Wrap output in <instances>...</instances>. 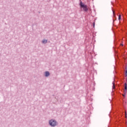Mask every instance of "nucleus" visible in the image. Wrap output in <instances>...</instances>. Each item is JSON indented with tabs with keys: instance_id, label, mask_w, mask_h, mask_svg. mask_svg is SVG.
<instances>
[{
	"instance_id": "obj_1",
	"label": "nucleus",
	"mask_w": 127,
	"mask_h": 127,
	"mask_svg": "<svg viewBox=\"0 0 127 127\" xmlns=\"http://www.w3.org/2000/svg\"><path fill=\"white\" fill-rule=\"evenodd\" d=\"M80 5L81 7L83 8V10H84V11H87L88 10V7H87V5L84 4V3H83V2H80Z\"/></svg>"
},
{
	"instance_id": "obj_2",
	"label": "nucleus",
	"mask_w": 127,
	"mask_h": 127,
	"mask_svg": "<svg viewBox=\"0 0 127 127\" xmlns=\"http://www.w3.org/2000/svg\"><path fill=\"white\" fill-rule=\"evenodd\" d=\"M49 124L52 127H55L57 125L56 121L53 120L50 121Z\"/></svg>"
},
{
	"instance_id": "obj_3",
	"label": "nucleus",
	"mask_w": 127,
	"mask_h": 127,
	"mask_svg": "<svg viewBox=\"0 0 127 127\" xmlns=\"http://www.w3.org/2000/svg\"><path fill=\"white\" fill-rule=\"evenodd\" d=\"M49 75H50V73H49V72L46 71L45 72V76H46V77H48V76H49Z\"/></svg>"
},
{
	"instance_id": "obj_4",
	"label": "nucleus",
	"mask_w": 127,
	"mask_h": 127,
	"mask_svg": "<svg viewBox=\"0 0 127 127\" xmlns=\"http://www.w3.org/2000/svg\"><path fill=\"white\" fill-rule=\"evenodd\" d=\"M42 42L43 43H47V40H43Z\"/></svg>"
},
{
	"instance_id": "obj_5",
	"label": "nucleus",
	"mask_w": 127,
	"mask_h": 127,
	"mask_svg": "<svg viewBox=\"0 0 127 127\" xmlns=\"http://www.w3.org/2000/svg\"><path fill=\"white\" fill-rule=\"evenodd\" d=\"M125 90H127V83L125 84Z\"/></svg>"
},
{
	"instance_id": "obj_6",
	"label": "nucleus",
	"mask_w": 127,
	"mask_h": 127,
	"mask_svg": "<svg viewBox=\"0 0 127 127\" xmlns=\"http://www.w3.org/2000/svg\"><path fill=\"white\" fill-rule=\"evenodd\" d=\"M113 89H115V82H113V87H112Z\"/></svg>"
},
{
	"instance_id": "obj_7",
	"label": "nucleus",
	"mask_w": 127,
	"mask_h": 127,
	"mask_svg": "<svg viewBox=\"0 0 127 127\" xmlns=\"http://www.w3.org/2000/svg\"><path fill=\"white\" fill-rule=\"evenodd\" d=\"M121 17H122V15H121V14H120V15H119V17H118L119 20H120Z\"/></svg>"
},
{
	"instance_id": "obj_8",
	"label": "nucleus",
	"mask_w": 127,
	"mask_h": 127,
	"mask_svg": "<svg viewBox=\"0 0 127 127\" xmlns=\"http://www.w3.org/2000/svg\"><path fill=\"white\" fill-rule=\"evenodd\" d=\"M125 76H126V77H127V68L126 69Z\"/></svg>"
},
{
	"instance_id": "obj_9",
	"label": "nucleus",
	"mask_w": 127,
	"mask_h": 127,
	"mask_svg": "<svg viewBox=\"0 0 127 127\" xmlns=\"http://www.w3.org/2000/svg\"><path fill=\"white\" fill-rule=\"evenodd\" d=\"M93 27L95 28V22H94V23H93Z\"/></svg>"
},
{
	"instance_id": "obj_10",
	"label": "nucleus",
	"mask_w": 127,
	"mask_h": 127,
	"mask_svg": "<svg viewBox=\"0 0 127 127\" xmlns=\"http://www.w3.org/2000/svg\"><path fill=\"white\" fill-rule=\"evenodd\" d=\"M123 97H126V93H124V94H123Z\"/></svg>"
},
{
	"instance_id": "obj_11",
	"label": "nucleus",
	"mask_w": 127,
	"mask_h": 127,
	"mask_svg": "<svg viewBox=\"0 0 127 127\" xmlns=\"http://www.w3.org/2000/svg\"><path fill=\"white\" fill-rule=\"evenodd\" d=\"M126 93H127V90H125V91H124V94H126Z\"/></svg>"
},
{
	"instance_id": "obj_12",
	"label": "nucleus",
	"mask_w": 127,
	"mask_h": 127,
	"mask_svg": "<svg viewBox=\"0 0 127 127\" xmlns=\"http://www.w3.org/2000/svg\"><path fill=\"white\" fill-rule=\"evenodd\" d=\"M125 115H126V118H127V112H125Z\"/></svg>"
},
{
	"instance_id": "obj_13",
	"label": "nucleus",
	"mask_w": 127,
	"mask_h": 127,
	"mask_svg": "<svg viewBox=\"0 0 127 127\" xmlns=\"http://www.w3.org/2000/svg\"><path fill=\"white\" fill-rule=\"evenodd\" d=\"M113 11V14H115V11H114V10Z\"/></svg>"
},
{
	"instance_id": "obj_14",
	"label": "nucleus",
	"mask_w": 127,
	"mask_h": 127,
	"mask_svg": "<svg viewBox=\"0 0 127 127\" xmlns=\"http://www.w3.org/2000/svg\"><path fill=\"white\" fill-rule=\"evenodd\" d=\"M121 45H122V46H124V44H122Z\"/></svg>"
}]
</instances>
